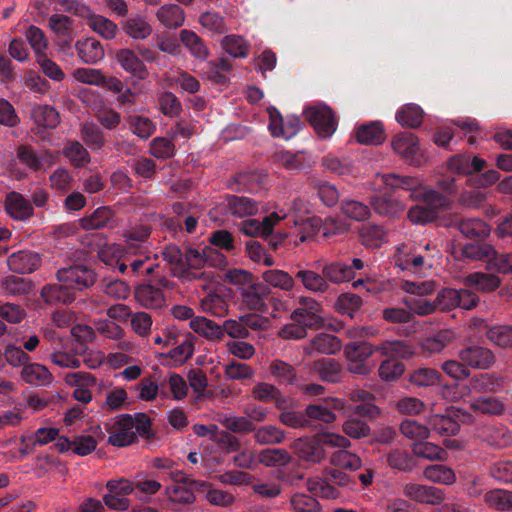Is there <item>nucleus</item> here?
Listing matches in <instances>:
<instances>
[{"label":"nucleus","mask_w":512,"mask_h":512,"mask_svg":"<svg viewBox=\"0 0 512 512\" xmlns=\"http://www.w3.org/2000/svg\"><path fill=\"white\" fill-rule=\"evenodd\" d=\"M422 203L412 206L407 213L408 220L414 225H425L434 222L439 214L451 208L449 198L433 189H424Z\"/></svg>","instance_id":"obj_1"},{"label":"nucleus","mask_w":512,"mask_h":512,"mask_svg":"<svg viewBox=\"0 0 512 512\" xmlns=\"http://www.w3.org/2000/svg\"><path fill=\"white\" fill-rule=\"evenodd\" d=\"M377 351V346L368 342H350L344 347L349 372L358 375H368L372 372L374 364L369 362L370 357Z\"/></svg>","instance_id":"obj_2"},{"label":"nucleus","mask_w":512,"mask_h":512,"mask_svg":"<svg viewBox=\"0 0 512 512\" xmlns=\"http://www.w3.org/2000/svg\"><path fill=\"white\" fill-rule=\"evenodd\" d=\"M457 356L459 360L465 362L468 369L489 370L496 363L493 350L478 344L463 347L458 351Z\"/></svg>","instance_id":"obj_3"},{"label":"nucleus","mask_w":512,"mask_h":512,"mask_svg":"<svg viewBox=\"0 0 512 512\" xmlns=\"http://www.w3.org/2000/svg\"><path fill=\"white\" fill-rule=\"evenodd\" d=\"M57 279L66 288L78 290L92 286L96 280L95 273L83 265L59 269L57 271Z\"/></svg>","instance_id":"obj_4"},{"label":"nucleus","mask_w":512,"mask_h":512,"mask_svg":"<svg viewBox=\"0 0 512 512\" xmlns=\"http://www.w3.org/2000/svg\"><path fill=\"white\" fill-rule=\"evenodd\" d=\"M169 476L173 484L165 489L167 498L178 504H193L196 497L191 489L190 477L181 470L171 471Z\"/></svg>","instance_id":"obj_5"},{"label":"nucleus","mask_w":512,"mask_h":512,"mask_svg":"<svg viewBox=\"0 0 512 512\" xmlns=\"http://www.w3.org/2000/svg\"><path fill=\"white\" fill-rule=\"evenodd\" d=\"M305 114L319 136L327 138L336 131L337 121L330 107L326 105L310 107Z\"/></svg>","instance_id":"obj_6"},{"label":"nucleus","mask_w":512,"mask_h":512,"mask_svg":"<svg viewBox=\"0 0 512 512\" xmlns=\"http://www.w3.org/2000/svg\"><path fill=\"white\" fill-rule=\"evenodd\" d=\"M300 306L291 314V319L295 322L303 323L309 328H320L324 325L321 316L322 306L319 302L311 297H300Z\"/></svg>","instance_id":"obj_7"},{"label":"nucleus","mask_w":512,"mask_h":512,"mask_svg":"<svg viewBox=\"0 0 512 512\" xmlns=\"http://www.w3.org/2000/svg\"><path fill=\"white\" fill-rule=\"evenodd\" d=\"M17 157L28 169L40 171L57 163L58 152L44 151L42 154H37L31 146L22 145L17 149Z\"/></svg>","instance_id":"obj_8"},{"label":"nucleus","mask_w":512,"mask_h":512,"mask_svg":"<svg viewBox=\"0 0 512 512\" xmlns=\"http://www.w3.org/2000/svg\"><path fill=\"white\" fill-rule=\"evenodd\" d=\"M76 12L86 19L87 26L106 40H112L118 33V26L105 16L93 13L89 7L81 5Z\"/></svg>","instance_id":"obj_9"},{"label":"nucleus","mask_w":512,"mask_h":512,"mask_svg":"<svg viewBox=\"0 0 512 512\" xmlns=\"http://www.w3.org/2000/svg\"><path fill=\"white\" fill-rule=\"evenodd\" d=\"M345 404L338 398H327L320 404H309L305 408L307 419L316 420L325 424H331L336 420V414L333 410L344 409Z\"/></svg>","instance_id":"obj_10"},{"label":"nucleus","mask_w":512,"mask_h":512,"mask_svg":"<svg viewBox=\"0 0 512 512\" xmlns=\"http://www.w3.org/2000/svg\"><path fill=\"white\" fill-rule=\"evenodd\" d=\"M115 59L121 68L137 80H145L149 77V71L143 60L130 48L119 49Z\"/></svg>","instance_id":"obj_11"},{"label":"nucleus","mask_w":512,"mask_h":512,"mask_svg":"<svg viewBox=\"0 0 512 512\" xmlns=\"http://www.w3.org/2000/svg\"><path fill=\"white\" fill-rule=\"evenodd\" d=\"M295 453L308 462L319 464L326 458V451L318 434L311 438H299L294 441Z\"/></svg>","instance_id":"obj_12"},{"label":"nucleus","mask_w":512,"mask_h":512,"mask_svg":"<svg viewBox=\"0 0 512 512\" xmlns=\"http://www.w3.org/2000/svg\"><path fill=\"white\" fill-rule=\"evenodd\" d=\"M403 494L411 500L428 505H438L445 499V494L441 489L416 483L406 484Z\"/></svg>","instance_id":"obj_13"},{"label":"nucleus","mask_w":512,"mask_h":512,"mask_svg":"<svg viewBox=\"0 0 512 512\" xmlns=\"http://www.w3.org/2000/svg\"><path fill=\"white\" fill-rule=\"evenodd\" d=\"M283 219L277 213L273 212L263 218L262 221L258 219H246L238 224L240 232L251 237H267L269 236L274 226Z\"/></svg>","instance_id":"obj_14"},{"label":"nucleus","mask_w":512,"mask_h":512,"mask_svg":"<svg viewBox=\"0 0 512 512\" xmlns=\"http://www.w3.org/2000/svg\"><path fill=\"white\" fill-rule=\"evenodd\" d=\"M241 304L249 310L261 311L265 307V297L269 288L261 282H253L238 288Z\"/></svg>","instance_id":"obj_15"},{"label":"nucleus","mask_w":512,"mask_h":512,"mask_svg":"<svg viewBox=\"0 0 512 512\" xmlns=\"http://www.w3.org/2000/svg\"><path fill=\"white\" fill-rule=\"evenodd\" d=\"M6 213L14 220L25 221L34 215V208L30 200L19 192H9L4 200Z\"/></svg>","instance_id":"obj_16"},{"label":"nucleus","mask_w":512,"mask_h":512,"mask_svg":"<svg viewBox=\"0 0 512 512\" xmlns=\"http://www.w3.org/2000/svg\"><path fill=\"white\" fill-rule=\"evenodd\" d=\"M393 151L410 164H416V155L419 151L418 138L411 132L396 134L391 140Z\"/></svg>","instance_id":"obj_17"},{"label":"nucleus","mask_w":512,"mask_h":512,"mask_svg":"<svg viewBox=\"0 0 512 512\" xmlns=\"http://www.w3.org/2000/svg\"><path fill=\"white\" fill-rule=\"evenodd\" d=\"M8 268L18 274H29L36 271L41 265L38 253L22 250L11 254L7 259Z\"/></svg>","instance_id":"obj_18"},{"label":"nucleus","mask_w":512,"mask_h":512,"mask_svg":"<svg viewBox=\"0 0 512 512\" xmlns=\"http://www.w3.org/2000/svg\"><path fill=\"white\" fill-rule=\"evenodd\" d=\"M132 416L122 415L112 426L108 437V443L117 447L128 446L136 441L133 432Z\"/></svg>","instance_id":"obj_19"},{"label":"nucleus","mask_w":512,"mask_h":512,"mask_svg":"<svg viewBox=\"0 0 512 512\" xmlns=\"http://www.w3.org/2000/svg\"><path fill=\"white\" fill-rule=\"evenodd\" d=\"M251 396L259 402H272L280 410L288 407V399L275 385L267 382L257 383L251 390Z\"/></svg>","instance_id":"obj_20"},{"label":"nucleus","mask_w":512,"mask_h":512,"mask_svg":"<svg viewBox=\"0 0 512 512\" xmlns=\"http://www.w3.org/2000/svg\"><path fill=\"white\" fill-rule=\"evenodd\" d=\"M487 165V162L477 156H471L468 154H457L452 156L448 162V169L452 172L461 175H472L474 173L482 171Z\"/></svg>","instance_id":"obj_21"},{"label":"nucleus","mask_w":512,"mask_h":512,"mask_svg":"<svg viewBox=\"0 0 512 512\" xmlns=\"http://www.w3.org/2000/svg\"><path fill=\"white\" fill-rule=\"evenodd\" d=\"M20 378L23 382L36 387L48 386L53 381V375L49 369L45 365L36 362H28L22 367Z\"/></svg>","instance_id":"obj_22"},{"label":"nucleus","mask_w":512,"mask_h":512,"mask_svg":"<svg viewBox=\"0 0 512 512\" xmlns=\"http://www.w3.org/2000/svg\"><path fill=\"white\" fill-rule=\"evenodd\" d=\"M480 437L489 446L503 449L512 445V431L504 425H487L480 429Z\"/></svg>","instance_id":"obj_23"},{"label":"nucleus","mask_w":512,"mask_h":512,"mask_svg":"<svg viewBox=\"0 0 512 512\" xmlns=\"http://www.w3.org/2000/svg\"><path fill=\"white\" fill-rule=\"evenodd\" d=\"M463 284L482 293L496 291L502 283L501 278L493 273L473 272L463 278Z\"/></svg>","instance_id":"obj_24"},{"label":"nucleus","mask_w":512,"mask_h":512,"mask_svg":"<svg viewBox=\"0 0 512 512\" xmlns=\"http://www.w3.org/2000/svg\"><path fill=\"white\" fill-rule=\"evenodd\" d=\"M123 32L133 40H145L153 33V27L147 18L140 14L131 15L122 23Z\"/></svg>","instance_id":"obj_25"},{"label":"nucleus","mask_w":512,"mask_h":512,"mask_svg":"<svg viewBox=\"0 0 512 512\" xmlns=\"http://www.w3.org/2000/svg\"><path fill=\"white\" fill-rule=\"evenodd\" d=\"M370 204L374 212L382 217L395 218L400 216L405 204L390 195H377L371 198Z\"/></svg>","instance_id":"obj_26"},{"label":"nucleus","mask_w":512,"mask_h":512,"mask_svg":"<svg viewBox=\"0 0 512 512\" xmlns=\"http://www.w3.org/2000/svg\"><path fill=\"white\" fill-rule=\"evenodd\" d=\"M134 294L137 302L145 308L157 309L165 304V297L162 290L150 283L138 285L135 288Z\"/></svg>","instance_id":"obj_27"},{"label":"nucleus","mask_w":512,"mask_h":512,"mask_svg":"<svg viewBox=\"0 0 512 512\" xmlns=\"http://www.w3.org/2000/svg\"><path fill=\"white\" fill-rule=\"evenodd\" d=\"M114 211L108 206L97 208L91 215L80 219V226L85 230H98L113 227Z\"/></svg>","instance_id":"obj_28"},{"label":"nucleus","mask_w":512,"mask_h":512,"mask_svg":"<svg viewBox=\"0 0 512 512\" xmlns=\"http://www.w3.org/2000/svg\"><path fill=\"white\" fill-rule=\"evenodd\" d=\"M386 135L383 124L373 121L359 126L355 131V139L363 145H379L385 141Z\"/></svg>","instance_id":"obj_29"},{"label":"nucleus","mask_w":512,"mask_h":512,"mask_svg":"<svg viewBox=\"0 0 512 512\" xmlns=\"http://www.w3.org/2000/svg\"><path fill=\"white\" fill-rule=\"evenodd\" d=\"M32 289L30 280L15 276L7 275L0 278V294L9 297H20L27 295Z\"/></svg>","instance_id":"obj_30"},{"label":"nucleus","mask_w":512,"mask_h":512,"mask_svg":"<svg viewBox=\"0 0 512 512\" xmlns=\"http://www.w3.org/2000/svg\"><path fill=\"white\" fill-rule=\"evenodd\" d=\"M156 19L167 29L181 27L185 21V12L177 4H164L156 11Z\"/></svg>","instance_id":"obj_31"},{"label":"nucleus","mask_w":512,"mask_h":512,"mask_svg":"<svg viewBox=\"0 0 512 512\" xmlns=\"http://www.w3.org/2000/svg\"><path fill=\"white\" fill-rule=\"evenodd\" d=\"M469 407L477 414L500 416L505 412L502 400L492 396H480L469 400Z\"/></svg>","instance_id":"obj_32"},{"label":"nucleus","mask_w":512,"mask_h":512,"mask_svg":"<svg viewBox=\"0 0 512 512\" xmlns=\"http://www.w3.org/2000/svg\"><path fill=\"white\" fill-rule=\"evenodd\" d=\"M75 48L79 58L86 64H95L104 57V49L95 38L77 41Z\"/></svg>","instance_id":"obj_33"},{"label":"nucleus","mask_w":512,"mask_h":512,"mask_svg":"<svg viewBox=\"0 0 512 512\" xmlns=\"http://www.w3.org/2000/svg\"><path fill=\"white\" fill-rule=\"evenodd\" d=\"M180 41L190 54L201 61L206 60L209 57V49L205 45L203 39L197 35L194 31L183 29L179 34Z\"/></svg>","instance_id":"obj_34"},{"label":"nucleus","mask_w":512,"mask_h":512,"mask_svg":"<svg viewBox=\"0 0 512 512\" xmlns=\"http://www.w3.org/2000/svg\"><path fill=\"white\" fill-rule=\"evenodd\" d=\"M341 350V341L334 335L321 333L317 335L305 348L306 354L318 352L322 354H335Z\"/></svg>","instance_id":"obj_35"},{"label":"nucleus","mask_w":512,"mask_h":512,"mask_svg":"<svg viewBox=\"0 0 512 512\" xmlns=\"http://www.w3.org/2000/svg\"><path fill=\"white\" fill-rule=\"evenodd\" d=\"M189 327L191 330H193V332L199 334L209 341L222 340L220 325L206 317H194L191 319Z\"/></svg>","instance_id":"obj_36"},{"label":"nucleus","mask_w":512,"mask_h":512,"mask_svg":"<svg viewBox=\"0 0 512 512\" xmlns=\"http://www.w3.org/2000/svg\"><path fill=\"white\" fill-rule=\"evenodd\" d=\"M329 463L333 467L351 472L357 471L362 467L361 458L356 453H353L348 449L333 452L330 455Z\"/></svg>","instance_id":"obj_37"},{"label":"nucleus","mask_w":512,"mask_h":512,"mask_svg":"<svg viewBox=\"0 0 512 512\" xmlns=\"http://www.w3.org/2000/svg\"><path fill=\"white\" fill-rule=\"evenodd\" d=\"M483 501L488 508L497 511L512 510V491L491 489L483 495Z\"/></svg>","instance_id":"obj_38"},{"label":"nucleus","mask_w":512,"mask_h":512,"mask_svg":"<svg viewBox=\"0 0 512 512\" xmlns=\"http://www.w3.org/2000/svg\"><path fill=\"white\" fill-rule=\"evenodd\" d=\"M80 136L92 151H99L105 146L104 133L94 122L82 123L80 126Z\"/></svg>","instance_id":"obj_39"},{"label":"nucleus","mask_w":512,"mask_h":512,"mask_svg":"<svg viewBox=\"0 0 512 512\" xmlns=\"http://www.w3.org/2000/svg\"><path fill=\"white\" fill-rule=\"evenodd\" d=\"M322 274L326 281H330L335 284L350 281L355 277V272L352 268L342 262H334L324 265L322 268Z\"/></svg>","instance_id":"obj_40"},{"label":"nucleus","mask_w":512,"mask_h":512,"mask_svg":"<svg viewBox=\"0 0 512 512\" xmlns=\"http://www.w3.org/2000/svg\"><path fill=\"white\" fill-rule=\"evenodd\" d=\"M485 336L494 346L502 349L512 348V325H494L487 327Z\"/></svg>","instance_id":"obj_41"},{"label":"nucleus","mask_w":512,"mask_h":512,"mask_svg":"<svg viewBox=\"0 0 512 512\" xmlns=\"http://www.w3.org/2000/svg\"><path fill=\"white\" fill-rule=\"evenodd\" d=\"M264 282L274 288L290 292L295 286L294 278L286 271L280 269H269L262 273Z\"/></svg>","instance_id":"obj_42"},{"label":"nucleus","mask_w":512,"mask_h":512,"mask_svg":"<svg viewBox=\"0 0 512 512\" xmlns=\"http://www.w3.org/2000/svg\"><path fill=\"white\" fill-rule=\"evenodd\" d=\"M423 110L416 104H405L396 113L397 122L403 127L417 128L423 121Z\"/></svg>","instance_id":"obj_43"},{"label":"nucleus","mask_w":512,"mask_h":512,"mask_svg":"<svg viewBox=\"0 0 512 512\" xmlns=\"http://www.w3.org/2000/svg\"><path fill=\"white\" fill-rule=\"evenodd\" d=\"M430 431L433 430L441 436H453L460 430V425L451 417L434 414L427 418Z\"/></svg>","instance_id":"obj_44"},{"label":"nucleus","mask_w":512,"mask_h":512,"mask_svg":"<svg viewBox=\"0 0 512 512\" xmlns=\"http://www.w3.org/2000/svg\"><path fill=\"white\" fill-rule=\"evenodd\" d=\"M62 153L75 168H83L91 161L88 150L79 141L68 142Z\"/></svg>","instance_id":"obj_45"},{"label":"nucleus","mask_w":512,"mask_h":512,"mask_svg":"<svg viewBox=\"0 0 512 512\" xmlns=\"http://www.w3.org/2000/svg\"><path fill=\"white\" fill-rule=\"evenodd\" d=\"M471 389L477 393H494L503 385V378L494 374H478L470 380Z\"/></svg>","instance_id":"obj_46"},{"label":"nucleus","mask_w":512,"mask_h":512,"mask_svg":"<svg viewBox=\"0 0 512 512\" xmlns=\"http://www.w3.org/2000/svg\"><path fill=\"white\" fill-rule=\"evenodd\" d=\"M411 449L416 457L430 461H444L448 455L446 450L440 446L424 440L413 443Z\"/></svg>","instance_id":"obj_47"},{"label":"nucleus","mask_w":512,"mask_h":512,"mask_svg":"<svg viewBox=\"0 0 512 512\" xmlns=\"http://www.w3.org/2000/svg\"><path fill=\"white\" fill-rule=\"evenodd\" d=\"M313 369L326 382L336 383L341 379L342 367L337 361L324 358L314 363Z\"/></svg>","instance_id":"obj_48"},{"label":"nucleus","mask_w":512,"mask_h":512,"mask_svg":"<svg viewBox=\"0 0 512 512\" xmlns=\"http://www.w3.org/2000/svg\"><path fill=\"white\" fill-rule=\"evenodd\" d=\"M42 299L47 304H57V303H71L73 301V296L69 293V288L61 283L58 284H47L45 285L40 292Z\"/></svg>","instance_id":"obj_49"},{"label":"nucleus","mask_w":512,"mask_h":512,"mask_svg":"<svg viewBox=\"0 0 512 512\" xmlns=\"http://www.w3.org/2000/svg\"><path fill=\"white\" fill-rule=\"evenodd\" d=\"M295 277L299 279L304 288L309 291L325 293L329 289V285L324 279V275H320L312 270H299L295 274Z\"/></svg>","instance_id":"obj_50"},{"label":"nucleus","mask_w":512,"mask_h":512,"mask_svg":"<svg viewBox=\"0 0 512 512\" xmlns=\"http://www.w3.org/2000/svg\"><path fill=\"white\" fill-rule=\"evenodd\" d=\"M399 430L405 438L414 441V443L426 440L430 436V428L428 425L412 419L402 421Z\"/></svg>","instance_id":"obj_51"},{"label":"nucleus","mask_w":512,"mask_h":512,"mask_svg":"<svg viewBox=\"0 0 512 512\" xmlns=\"http://www.w3.org/2000/svg\"><path fill=\"white\" fill-rule=\"evenodd\" d=\"M377 351L388 358H408L413 355L411 346L405 341H383L377 346Z\"/></svg>","instance_id":"obj_52"},{"label":"nucleus","mask_w":512,"mask_h":512,"mask_svg":"<svg viewBox=\"0 0 512 512\" xmlns=\"http://www.w3.org/2000/svg\"><path fill=\"white\" fill-rule=\"evenodd\" d=\"M130 130L141 139H148L156 130L153 121L143 115L132 114L127 117Z\"/></svg>","instance_id":"obj_53"},{"label":"nucleus","mask_w":512,"mask_h":512,"mask_svg":"<svg viewBox=\"0 0 512 512\" xmlns=\"http://www.w3.org/2000/svg\"><path fill=\"white\" fill-rule=\"evenodd\" d=\"M359 235L361 243L369 248H378L386 241V232L379 225H364Z\"/></svg>","instance_id":"obj_54"},{"label":"nucleus","mask_w":512,"mask_h":512,"mask_svg":"<svg viewBox=\"0 0 512 512\" xmlns=\"http://www.w3.org/2000/svg\"><path fill=\"white\" fill-rule=\"evenodd\" d=\"M458 229L467 238H484L490 233L489 225L478 218L461 220Z\"/></svg>","instance_id":"obj_55"},{"label":"nucleus","mask_w":512,"mask_h":512,"mask_svg":"<svg viewBox=\"0 0 512 512\" xmlns=\"http://www.w3.org/2000/svg\"><path fill=\"white\" fill-rule=\"evenodd\" d=\"M424 477L435 483L451 485L456 481L454 471L442 464H435L426 467L423 471Z\"/></svg>","instance_id":"obj_56"},{"label":"nucleus","mask_w":512,"mask_h":512,"mask_svg":"<svg viewBox=\"0 0 512 512\" xmlns=\"http://www.w3.org/2000/svg\"><path fill=\"white\" fill-rule=\"evenodd\" d=\"M31 115L34 122L43 128L53 129L59 124L58 112L48 105L34 107Z\"/></svg>","instance_id":"obj_57"},{"label":"nucleus","mask_w":512,"mask_h":512,"mask_svg":"<svg viewBox=\"0 0 512 512\" xmlns=\"http://www.w3.org/2000/svg\"><path fill=\"white\" fill-rule=\"evenodd\" d=\"M221 46L234 58H245L249 53V44L240 35H227L221 40Z\"/></svg>","instance_id":"obj_58"},{"label":"nucleus","mask_w":512,"mask_h":512,"mask_svg":"<svg viewBox=\"0 0 512 512\" xmlns=\"http://www.w3.org/2000/svg\"><path fill=\"white\" fill-rule=\"evenodd\" d=\"M200 304L203 312L215 317H224L229 311L228 302L219 294H208Z\"/></svg>","instance_id":"obj_59"},{"label":"nucleus","mask_w":512,"mask_h":512,"mask_svg":"<svg viewBox=\"0 0 512 512\" xmlns=\"http://www.w3.org/2000/svg\"><path fill=\"white\" fill-rule=\"evenodd\" d=\"M495 250L489 243L470 244L464 247L463 255L474 261H485L487 268L490 269V260L495 255Z\"/></svg>","instance_id":"obj_60"},{"label":"nucleus","mask_w":512,"mask_h":512,"mask_svg":"<svg viewBox=\"0 0 512 512\" xmlns=\"http://www.w3.org/2000/svg\"><path fill=\"white\" fill-rule=\"evenodd\" d=\"M254 439L262 445H273L282 443L285 439V432L273 425L255 427Z\"/></svg>","instance_id":"obj_61"},{"label":"nucleus","mask_w":512,"mask_h":512,"mask_svg":"<svg viewBox=\"0 0 512 512\" xmlns=\"http://www.w3.org/2000/svg\"><path fill=\"white\" fill-rule=\"evenodd\" d=\"M258 460L267 467L285 466L291 462V456L285 449L268 448L259 453Z\"/></svg>","instance_id":"obj_62"},{"label":"nucleus","mask_w":512,"mask_h":512,"mask_svg":"<svg viewBox=\"0 0 512 512\" xmlns=\"http://www.w3.org/2000/svg\"><path fill=\"white\" fill-rule=\"evenodd\" d=\"M270 373L280 384H294L296 380L295 368L282 360L275 359L269 366Z\"/></svg>","instance_id":"obj_63"},{"label":"nucleus","mask_w":512,"mask_h":512,"mask_svg":"<svg viewBox=\"0 0 512 512\" xmlns=\"http://www.w3.org/2000/svg\"><path fill=\"white\" fill-rule=\"evenodd\" d=\"M453 339V334L449 330L440 331L437 334L425 338L421 342V348L429 354L440 353Z\"/></svg>","instance_id":"obj_64"}]
</instances>
